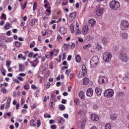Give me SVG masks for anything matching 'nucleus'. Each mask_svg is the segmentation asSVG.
I'll return each instance as SVG.
<instances>
[{
    "mask_svg": "<svg viewBox=\"0 0 129 129\" xmlns=\"http://www.w3.org/2000/svg\"><path fill=\"white\" fill-rule=\"evenodd\" d=\"M98 63H99V59L98 58V56H94L92 57L90 60V65L92 68H94V67H96Z\"/></svg>",
    "mask_w": 129,
    "mask_h": 129,
    "instance_id": "f257e3e1",
    "label": "nucleus"
},
{
    "mask_svg": "<svg viewBox=\"0 0 129 129\" xmlns=\"http://www.w3.org/2000/svg\"><path fill=\"white\" fill-rule=\"evenodd\" d=\"M109 6L110 9L112 10H114L115 11H116L120 6L119 5V2L115 1V0H112L111 2L109 3Z\"/></svg>",
    "mask_w": 129,
    "mask_h": 129,
    "instance_id": "f03ea898",
    "label": "nucleus"
},
{
    "mask_svg": "<svg viewBox=\"0 0 129 129\" xmlns=\"http://www.w3.org/2000/svg\"><path fill=\"white\" fill-rule=\"evenodd\" d=\"M118 58L120 60H121L122 62H127L128 61L129 58L127 56V54H126L125 52H120Z\"/></svg>",
    "mask_w": 129,
    "mask_h": 129,
    "instance_id": "7ed1b4c3",
    "label": "nucleus"
},
{
    "mask_svg": "<svg viewBox=\"0 0 129 129\" xmlns=\"http://www.w3.org/2000/svg\"><path fill=\"white\" fill-rule=\"evenodd\" d=\"M113 94H114V92L112 89L106 90L104 92V96L106 98H110L111 97H112Z\"/></svg>",
    "mask_w": 129,
    "mask_h": 129,
    "instance_id": "20e7f679",
    "label": "nucleus"
},
{
    "mask_svg": "<svg viewBox=\"0 0 129 129\" xmlns=\"http://www.w3.org/2000/svg\"><path fill=\"white\" fill-rule=\"evenodd\" d=\"M112 57V54L110 52H105L103 54V60L107 63H109L111 60V58Z\"/></svg>",
    "mask_w": 129,
    "mask_h": 129,
    "instance_id": "39448f33",
    "label": "nucleus"
},
{
    "mask_svg": "<svg viewBox=\"0 0 129 129\" xmlns=\"http://www.w3.org/2000/svg\"><path fill=\"white\" fill-rule=\"evenodd\" d=\"M129 27L128 21L126 20H122L120 23L121 30L124 31L125 29H127Z\"/></svg>",
    "mask_w": 129,
    "mask_h": 129,
    "instance_id": "423d86ee",
    "label": "nucleus"
},
{
    "mask_svg": "<svg viewBox=\"0 0 129 129\" xmlns=\"http://www.w3.org/2000/svg\"><path fill=\"white\" fill-rule=\"evenodd\" d=\"M86 95L88 97H92V96H93V90L92 89V88H90L87 90Z\"/></svg>",
    "mask_w": 129,
    "mask_h": 129,
    "instance_id": "0eeeda50",
    "label": "nucleus"
},
{
    "mask_svg": "<svg viewBox=\"0 0 129 129\" xmlns=\"http://www.w3.org/2000/svg\"><path fill=\"white\" fill-rule=\"evenodd\" d=\"M89 31V28H88V26L85 25L82 30V33L84 35H86L88 33Z\"/></svg>",
    "mask_w": 129,
    "mask_h": 129,
    "instance_id": "6e6552de",
    "label": "nucleus"
},
{
    "mask_svg": "<svg viewBox=\"0 0 129 129\" xmlns=\"http://www.w3.org/2000/svg\"><path fill=\"white\" fill-rule=\"evenodd\" d=\"M95 24H96V21L95 19H91L88 21V26L89 27H94L95 26Z\"/></svg>",
    "mask_w": 129,
    "mask_h": 129,
    "instance_id": "1a4fd4ad",
    "label": "nucleus"
},
{
    "mask_svg": "<svg viewBox=\"0 0 129 129\" xmlns=\"http://www.w3.org/2000/svg\"><path fill=\"white\" fill-rule=\"evenodd\" d=\"M120 36L123 39V40H127L128 34L126 32H122L120 33Z\"/></svg>",
    "mask_w": 129,
    "mask_h": 129,
    "instance_id": "9d476101",
    "label": "nucleus"
},
{
    "mask_svg": "<svg viewBox=\"0 0 129 129\" xmlns=\"http://www.w3.org/2000/svg\"><path fill=\"white\" fill-rule=\"evenodd\" d=\"M82 70L83 72V76H86V75H87V69H86V66L85 65H82Z\"/></svg>",
    "mask_w": 129,
    "mask_h": 129,
    "instance_id": "9b49d317",
    "label": "nucleus"
},
{
    "mask_svg": "<svg viewBox=\"0 0 129 129\" xmlns=\"http://www.w3.org/2000/svg\"><path fill=\"white\" fill-rule=\"evenodd\" d=\"M59 32L62 35H65L67 33V29L64 27H61L59 29Z\"/></svg>",
    "mask_w": 129,
    "mask_h": 129,
    "instance_id": "f8f14e48",
    "label": "nucleus"
},
{
    "mask_svg": "<svg viewBox=\"0 0 129 129\" xmlns=\"http://www.w3.org/2000/svg\"><path fill=\"white\" fill-rule=\"evenodd\" d=\"M91 118L93 121H97L99 118L97 115L95 114H92L91 115Z\"/></svg>",
    "mask_w": 129,
    "mask_h": 129,
    "instance_id": "ddd939ff",
    "label": "nucleus"
},
{
    "mask_svg": "<svg viewBox=\"0 0 129 129\" xmlns=\"http://www.w3.org/2000/svg\"><path fill=\"white\" fill-rule=\"evenodd\" d=\"M104 9L103 8L99 9L96 11V14L98 17H100L103 14Z\"/></svg>",
    "mask_w": 129,
    "mask_h": 129,
    "instance_id": "4468645a",
    "label": "nucleus"
},
{
    "mask_svg": "<svg viewBox=\"0 0 129 129\" xmlns=\"http://www.w3.org/2000/svg\"><path fill=\"white\" fill-rule=\"evenodd\" d=\"M30 63L32 67H36V66H37V65H38V63H39L38 58H36L35 60H34L32 61H31Z\"/></svg>",
    "mask_w": 129,
    "mask_h": 129,
    "instance_id": "2eb2a0df",
    "label": "nucleus"
},
{
    "mask_svg": "<svg viewBox=\"0 0 129 129\" xmlns=\"http://www.w3.org/2000/svg\"><path fill=\"white\" fill-rule=\"evenodd\" d=\"M95 92L96 94L98 95V96H100L101 95V92H102V89L97 87L95 89Z\"/></svg>",
    "mask_w": 129,
    "mask_h": 129,
    "instance_id": "dca6fc26",
    "label": "nucleus"
},
{
    "mask_svg": "<svg viewBox=\"0 0 129 129\" xmlns=\"http://www.w3.org/2000/svg\"><path fill=\"white\" fill-rule=\"evenodd\" d=\"M76 18V12H74L70 14L69 16V19H70V20H71L72 21H73V20H74V19H75Z\"/></svg>",
    "mask_w": 129,
    "mask_h": 129,
    "instance_id": "f3484780",
    "label": "nucleus"
},
{
    "mask_svg": "<svg viewBox=\"0 0 129 129\" xmlns=\"http://www.w3.org/2000/svg\"><path fill=\"white\" fill-rule=\"evenodd\" d=\"M79 96L81 99H84L85 98V95L84 92L81 91L79 93Z\"/></svg>",
    "mask_w": 129,
    "mask_h": 129,
    "instance_id": "a211bd4d",
    "label": "nucleus"
},
{
    "mask_svg": "<svg viewBox=\"0 0 129 129\" xmlns=\"http://www.w3.org/2000/svg\"><path fill=\"white\" fill-rule=\"evenodd\" d=\"M105 81H107V78H106V77H103L102 78H100L98 80V82H99V83H100V82H101L102 84H103V83H104V82H105Z\"/></svg>",
    "mask_w": 129,
    "mask_h": 129,
    "instance_id": "6ab92c4d",
    "label": "nucleus"
},
{
    "mask_svg": "<svg viewBox=\"0 0 129 129\" xmlns=\"http://www.w3.org/2000/svg\"><path fill=\"white\" fill-rule=\"evenodd\" d=\"M89 83V79L86 77L85 78L83 81V84L84 85H87V84H88Z\"/></svg>",
    "mask_w": 129,
    "mask_h": 129,
    "instance_id": "aec40b11",
    "label": "nucleus"
},
{
    "mask_svg": "<svg viewBox=\"0 0 129 129\" xmlns=\"http://www.w3.org/2000/svg\"><path fill=\"white\" fill-rule=\"evenodd\" d=\"M110 118L112 120H116V119H117V115L116 114H112L110 115Z\"/></svg>",
    "mask_w": 129,
    "mask_h": 129,
    "instance_id": "412c9836",
    "label": "nucleus"
},
{
    "mask_svg": "<svg viewBox=\"0 0 129 129\" xmlns=\"http://www.w3.org/2000/svg\"><path fill=\"white\" fill-rule=\"evenodd\" d=\"M18 59H21V58L22 59V60H23L24 61H25L26 60V59H27V57L26 56V55H24L23 56V54L21 53L19 54L18 55Z\"/></svg>",
    "mask_w": 129,
    "mask_h": 129,
    "instance_id": "4be33fe9",
    "label": "nucleus"
},
{
    "mask_svg": "<svg viewBox=\"0 0 129 129\" xmlns=\"http://www.w3.org/2000/svg\"><path fill=\"white\" fill-rule=\"evenodd\" d=\"M92 39H93V37L90 35H88L85 37L86 41H92Z\"/></svg>",
    "mask_w": 129,
    "mask_h": 129,
    "instance_id": "5701e85b",
    "label": "nucleus"
},
{
    "mask_svg": "<svg viewBox=\"0 0 129 129\" xmlns=\"http://www.w3.org/2000/svg\"><path fill=\"white\" fill-rule=\"evenodd\" d=\"M30 126H36V122L34 119H31L30 121Z\"/></svg>",
    "mask_w": 129,
    "mask_h": 129,
    "instance_id": "b1692460",
    "label": "nucleus"
},
{
    "mask_svg": "<svg viewBox=\"0 0 129 129\" xmlns=\"http://www.w3.org/2000/svg\"><path fill=\"white\" fill-rule=\"evenodd\" d=\"M28 3V1H26L24 4L23 5H22V4H20V6H21V8L22 10V11H24V10H25V8H27V4Z\"/></svg>",
    "mask_w": 129,
    "mask_h": 129,
    "instance_id": "393cba45",
    "label": "nucleus"
},
{
    "mask_svg": "<svg viewBox=\"0 0 129 129\" xmlns=\"http://www.w3.org/2000/svg\"><path fill=\"white\" fill-rule=\"evenodd\" d=\"M19 71L20 72H23L24 70H25V68H24V66H23V64L21 63L19 64Z\"/></svg>",
    "mask_w": 129,
    "mask_h": 129,
    "instance_id": "a878e982",
    "label": "nucleus"
},
{
    "mask_svg": "<svg viewBox=\"0 0 129 129\" xmlns=\"http://www.w3.org/2000/svg\"><path fill=\"white\" fill-rule=\"evenodd\" d=\"M68 47H70V43L67 44L65 43L63 45V48L65 51H67L68 50Z\"/></svg>",
    "mask_w": 129,
    "mask_h": 129,
    "instance_id": "bb28decb",
    "label": "nucleus"
},
{
    "mask_svg": "<svg viewBox=\"0 0 129 129\" xmlns=\"http://www.w3.org/2000/svg\"><path fill=\"white\" fill-rule=\"evenodd\" d=\"M37 8H38V3H37V2H34L33 3V12H35V11L37 10Z\"/></svg>",
    "mask_w": 129,
    "mask_h": 129,
    "instance_id": "cd10ccee",
    "label": "nucleus"
},
{
    "mask_svg": "<svg viewBox=\"0 0 129 129\" xmlns=\"http://www.w3.org/2000/svg\"><path fill=\"white\" fill-rule=\"evenodd\" d=\"M101 41H102V43L105 45H106V44L108 43V40H107V39L104 37L102 39Z\"/></svg>",
    "mask_w": 129,
    "mask_h": 129,
    "instance_id": "c85d7f7f",
    "label": "nucleus"
},
{
    "mask_svg": "<svg viewBox=\"0 0 129 129\" xmlns=\"http://www.w3.org/2000/svg\"><path fill=\"white\" fill-rule=\"evenodd\" d=\"M12 100V99H11V97H9L7 100V107H10V104H11V101Z\"/></svg>",
    "mask_w": 129,
    "mask_h": 129,
    "instance_id": "c756f323",
    "label": "nucleus"
},
{
    "mask_svg": "<svg viewBox=\"0 0 129 129\" xmlns=\"http://www.w3.org/2000/svg\"><path fill=\"white\" fill-rule=\"evenodd\" d=\"M124 81H128L129 80V74H127L125 77L122 78Z\"/></svg>",
    "mask_w": 129,
    "mask_h": 129,
    "instance_id": "7c9ffc66",
    "label": "nucleus"
},
{
    "mask_svg": "<svg viewBox=\"0 0 129 129\" xmlns=\"http://www.w3.org/2000/svg\"><path fill=\"white\" fill-rule=\"evenodd\" d=\"M91 47V45L90 44H87L83 46L84 50H86V49H89Z\"/></svg>",
    "mask_w": 129,
    "mask_h": 129,
    "instance_id": "2f4dec72",
    "label": "nucleus"
},
{
    "mask_svg": "<svg viewBox=\"0 0 129 129\" xmlns=\"http://www.w3.org/2000/svg\"><path fill=\"white\" fill-rule=\"evenodd\" d=\"M29 25L30 26H35L36 25V21L34 19H32L29 22Z\"/></svg>",
    "mask_w": 129,
    "mask_h": 129,
    "instance_id": "473e14b6",
    "label": "nucleus"
},
{
    "mask_svg": "<svg viewBox=\"0 0 129 129\" xmlns=\"http://www.w3.org/2000/svg\"><path fill=\"white\" fill-rule=\"evenodd\" d=\"M81 60V56L80 55L78 54L76 57V62H80Z\"/></svg>",
    "mask_w": 129,
    "mask_h": 129,
    "instance_id": "72a5a7b5",
    "label": "nucleus"
},
{
    "mask_svg": "<svg viewBox=\"0 0 129 129\" xmlns=\"http://www.w3.org/2000/svg\"><path fill=\"white\" fill-rule=\"evenodd\" d=\"M105 129H111V124L110 123H106L105 125Z\"/></svg>",
    "mask_w": 129,
    "mask_h": 129,
    "instance_id": "f704fd0d",
    "label": "nucleus"
},
{
    "mask_svg": "<svg viewBox=\"0 0 129 129\" xmlns=\"http://www.w3.org/2000/svg\"><path fill=\"white\" fill-rule=\"evenodd\" d=\"M70 29H71V33H72V34L74 33V32H75L74 25H73V24H71Z\"/></svg>",
    "mask_w": 129,
    "mask_h": 129,
    "instance_id": "c9c22d12",
    "label": "nucleus"
},
{
    "mask_svg": "<svg viewBox=\"0 0 129 129\" xmlns=\"http://www.w3.org/2000/svg\"><path fill=\"white\" fill-rule=\"evenodd\" d=\"M57 42H58V43H61V42H62V36H61L59 35H58V36L57 37Z\"/></svg>",
    "mask_w": 129,
    "mask_h": 129,
    "instance_id": "e433bc0d",
    "label": "nucleus"
},
{
    "mask_svg": "<svg viewBox=\"0 0 129 129\" xmlns=\"http://www.w3.org/2000/svg\"><path fill=\"white\" fill-rule=\"evenodd\" d=\"M1 71L3 76H6V75H7V74H6V70H5V69L4 68L1 69Z\"/></svg>",
    "mask_w": 129,
    "mask_h": 129,
    "instance_id": "4c0bfd02",
    "label": "nucleus"
},
{
    "mask_svg": "<svg viewBox=\"0 0 129 129\" xmlns=\"http://www.w3.org/2000/svg\"><path fill=\"white\" fill-rule=\"evenodd\" d=\"M76 36H79V35H81V31L79 30V28H78L76 30V32L75 33Z\"/></svg>",
    "mask_w": 129,
    "mask_h": 129,
    "instance_id": "58836bf2",
    "label": "nucleus"
},
{
    "mask_svg": "<svg viewBox=\"0 0 129 129\" xmlns=\"http://www.w3.org/2000/svg\"><path fill=\"white\" fill-rule=\"evenodd\" d=\"M24 90H29L30 89V85L27 84V85H25L24 87Z\"/></svg>",
    "mask_w": 129,
    "mask_h": 129,
    "instance_id": "ea45409f",
    "label": "nucleus"
},
{
    "mask_svg": "<svg viewBox=\"0 0 129 129\" xmlns=\"http://www.w3.org/2000/svg\"><path fill=\"white\" fill-rule=\"evenodd\" d=\"M11 28V24L7 23L6 24V26H5V30H9Z\"/></svg>",
    "mask_w": 129,
    "mask_h": 129,
    "instance_id": "a19ab883",
    "label": "nucleus"
},
{
    "mask_svg": "<svg viewBox=\"0 0 129 129\" xmlns=\"http://www.w3.org/2000/svg\"><path fill=\"white\" fill-rule=\"evenodd\" d=\"M59 110H65V106L64 105H60L59 106Z\"/></svg>",
    "mask_w": 129,
    "mask_h": 129,
    "instance_id": "79ce46f5",
    "label": "nucleus"
},
{
    "mask_svg": "<svg viewBox=\"0 0 129 129\" xmlns=\"http://www.w3.org/2000/svg\"><path fill=\"white\" fill-rule=\"evenodd\" d=\"M78 78H82V76H83V74H82V73L81 72H79L77 74Z\"/></svg>",
    "mask_w": 129,
    "mask_h": 129,
    "instance_id": "37998d69",
    "label": "nucleus"
},
{
    "mask_svg": "<svg viewBox=\"0 0 129 129\" xmlns=\"http://www.w3.org/2000/svg\"><path fill=\"white\" fill-rule=\"evenodd\" d=\"M46 13H47L48 14H49L48 15V16H50V15H51V7H49L48 8V9H47L46 10Z\"/></svg>",
    "mask_w": 129,
    "mask_h": 129,
    "instance_id": "c03bdc74",
    "label": "nucleus"
},
{
    "mask_svg": "<svg viewBox=\"0 0 129 129\" xmlns=\"http://www.w3.org/2000/svg\"><path fill=\"white\" fill-rule=\"evenodd\" d=\"M35 45H36V43L35 41H32L30 45V48H34L35 47Z\"/></svg>",
    "mask_w": 129,
    "mask_h": 129,
    "instance_id": "a18cd8bd",
    "label": "nucleus"
},
{
    "mask_svg": "<svg viewBox=\"0 0 129 129\" xmlns=\"http://www.w3.org/2000/svg\"><path fill=\"white\" fill-rule=\"evenodd\" d=\"M15 46L16 47H17L18 48L20 47L21 46V42L19 41H16L15 42Z\"/></svg>",
    "mask_w": 129,
    "mask_h": 129,
    "instance_id": "49530a36",
    "label": "nucleus"
},
{
    "mask_svg": "<svg viewBox=\"0 0 129 129\" xmlns=\"http://www.w3.org/2000/svg\"><path fill=\"white\" fill-rule=\"evenodd\" d=\"M25 25H26V23L25 22H22L20 24V27L22 28V29H25Z\"/></svg>",
    "mask_w": 129,
    "mask_h": 129,
    "instance_id": "de8ad7c7",
    "label": "nucleus"
},
{
    "mask_svg": "<svg viewBox=\"0 0 129 129\" xmlns=\"http://www.w3.org/2000/svg\"><path fill=\"white\" fill-rule=\"evenodd\" d=\"M45 86H46V88L48 89V88H50V86H51V84H50V83H49V82H47L45 84Z\"/></svg>",
    "mask_w": 129,
    "mask_h": 129,
    "instance_id": "09e8293b",
    "label": "nucleus"
},
{
    "mask_svg": "<svg viewBox=\"0 0 129 129\" xmlns=\"http://www.w3.org/2000/svg\"><path fill=\"white\" fill-rule=\"evenodd\" d=\"M75 103H76V105H78V102H79V99L77 98H75L74 100Z\"/></svg>",
    "mask_w": 129,
    "mask_h": 129,
    "instance_id": "8fccbe9b",
    "label": "nucleus"
},
{
    "mask_svg": "<svg viewBox=\"0 0 129 129\" xmlns=\"http://www.w3.org/2000/svg\"><path fill=\"white\" fill-rule=\"evenodd\" d=\"M71 46V49H73L74 48H75V43H72L71 44H70Z\"/></svg>",
    "mask_w": 129,
    "mask_h": 129,
    "instance_id": "3c124183",
    "label": "nucleus"
},
{
    "mask_svg": "<svg viewBox=\"0 0 129 129\" xmlns=\"http://www.w3.org/2000/svg\"><path fill=\"white\" fill-rule=\"evenodd\" d=\"M37 127H40V125H41V120H37Z\"/></svg>",
    "mask_w": 129,
    "mask_h": 129,
    "instance_id": "603ef678",
    "label": "nucleus"
},
{
    "mask_svg": "<svg viewBox=\"0 0 129 129\" xmlns=\"http://www.w3.org/2000/svg\"><path fill=\"white\" fill-rule=\"evenodd\" d=\"M2 92H3V93H7V89H6V88L3 87L2 90H1Z\"/></svg>",
    "mask_w": 129,
    "mask_h": 129,
    "instance_id": "864d4df0",
    "label": "nucleus"
},
{
    "mask_svg": "<svg viewBox=\"0 0 129 129\" xmlns=\"http://www.w3.org/2000/svg\"><path fill=\"white\" fill-rule=\"evenodd\" d=\"M49 96H48L47 97V96H45L44 99H43V101L44 102H46L47 101V99L49 100Z\"/></svg>",
    "mask_w": 129,
    "mask_h": 129,
    "instance_id": "5fc2aeb1",
    "label": "nucleus"
},
{
    "mask_svg": "<svg viewBox=\"0 0 129 129\" xmlns=\"http://www.w3.org/2000/svg\"><path fill=\"white\" fill-rule=\"evenodd\" d=\"M31 89H38V88L36 85L33 84L31 85Z\"/></svg>",
    "mask_w": 129,
    "mask_h": 129,
    "instance_id": "6e6d98bb",
    "label": "nucleus"
},
{
    "mask_svg": "<svg viewBox=\"0 0 129 129\" xmlns=\"http://www.w3.org/2000/svg\"><path fill=\"white\" fill-rule=\"evenodd\" d=\"M68 4V0H67L66 2H62L61 3V5H62V6H66V5H67Z\"/></svg>",
    "mask_w": 129,
    "mask_h": 129,
    "instance_id": "4d7b16f0",
    "label": "nucleus"
},
{
    "mask_svg": "<svg viewBox=\"0 0 129 129\" xmlns=\"http://www.w3.org/2000/svg\"><path fill=\"white\" fill-rule=\"evenodd\" d=\"M6 63H7L6 66H8V67L11 66V61H10L7 60L6 61Z\"/></svg>",
    "mask_w": 129,
    "mask_h": 129,
    "instance_id": "13d9d810",
    "label": "nucleus"
},
{
    "mask_svg": "<svg viewBox=\"0 0 129 129\" xmlns=\"http://www.w3.org/2000/svg\"><path fill=\"white\" fill-rule=\"evenodd\" d=\"M65 59H66V53L64 52L62 54V60H64Z\"/></svg>",
    "mask_w": 129,
    "mask_h": 129,
    "instance_id": "bf43d9fd",
    "label": "nucleus"
},
{
    "mask_svg": "<svg viewBox=\"0 0 129 129\" xmlns=\"http://www.w3.org/2000/svg\"><path fill=\"white\" fill-rule=\"evenodd\" d=\"M64 121V118H60V120H58V123H62Z\"/></svg>",
    "mask_w": 129,
    "mask_h": 129,
    "instance_id": "052dcab7",
    "label": "nucleus"
},
{
    "mask_svg": "<svg viewBox=\"0 0 129 129\" xmlns=\"http://www.w3.org/2000/svg\"><path fill=\"white\" fill-rule=\"evenodd\" d=\"M70 79H73V78H74V74L73 73L71 74L70 75Z\"/></svg>",
    "mask_w": 129,
    "mask_h": 129,
    "instance_id": "680f3d73",
    "label": "nucleus"
},
{
    "mask_svg": "<svg viewBox=\"0 0 129 129\" xmlns=\"http://www.w3.org/2000/svg\"><path fill=\"white\" fill-rule=\"evenodd\" d=\"M17 79L20 80V81H24V78H23L22 77H18Z\"/></svg>",
    "mask_w": 129,
    "mask_h": 129,
    "instance_id": "e2e57ef3",
    "label": "nucleus"
},
{
    "mask_svg": "<svg viewBox=\"0 0 129 129\" xmlns=\"http://www.w3.org/2000/svg\"><path fill=\"white\" fill-rule=\"evenodd\" d=\"M2 17L3 18V19H5V20H7V15H6L5 14H2Z\"/></svg>",
    "mask_w": 129,
    "mask_h": 129,
    "instance_id": "0e129e2a",
    "label": "nucleus"
},
{
    "mask_svg": "<svg viewBox=\"0 0 129 129\" xmlns=\"http://www.w3.org/2000/svg\"><path fill=\"white\" fill-rule=\"evenodd\" d=\"M33 55H34L33 52H30L29 54H28V57L29 58H32V57H33Z\"/></svg>",
    "mask_w": 129,
    "mask_h": 129,
    "instance_id": "69168bd1",
    "label": "nucleus"
},
{
    "mask_svg": "<svg viewBox=\"0 0 129 129\" xmlns=\"http://www.w3.org/2000/svg\"><path fill=\"white\" fill-rule=\"evenodd\" d=\"M51 129H56V128H57V126H56V125H51Z\"/></svg>",
    "mask_w": 129,
    "mask_h": 129,
    "instance_id": "338daca9",
    "label": "nucleus"
},
{
    "mask_svg": "<svg viewBox=\"0 0 129 129\" xmlns=\"http://www.w3.org/2000/svg\"><path fill=\"white\" fill-rule=\"evenodd\" d=\"M45 72H46V68L43 67L42 71V74H44V73H45Z\"/></svg>",
    "mask_w": 129,
    "mask_h": 129,
    "instance_id": "774afa93",
    "label": "nucleus"
}]
</instances>
